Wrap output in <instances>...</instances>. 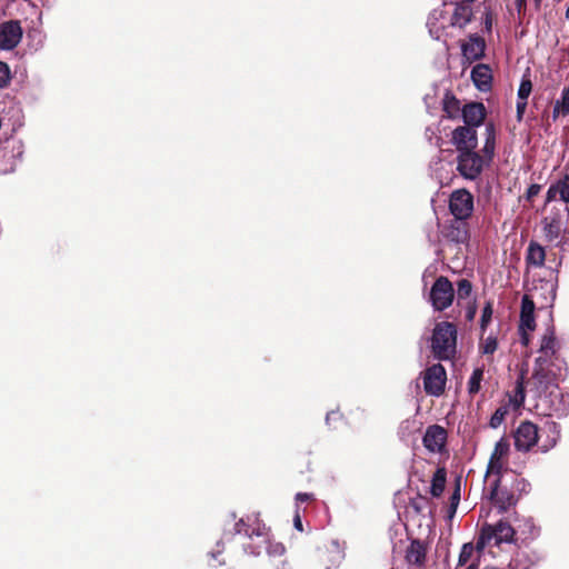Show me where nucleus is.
Here are the masks:
<instances>
[{"instance_id":"49","label":"nucleus","mask_w":569,"mask_h":569,"mask_svg":"<svg viewBox=\"0 0 569 569\" xmlns=\"http://www.w3.org/2000/svg\"><path fill=\"white\" fill-rule=\"evenodd\" d=\"M340 416H341V415L339 413V411H331V412H329V413L327 415L326 420H327V422L329 423V421H330L331 419H336L337 417H340Z\"/></svg>"},{"instance_id":"4","label":"nucleus","mask_w":569,"mask_h":569,"mask_svg":"<svg viewBox=\"0 0 569 569\" xmlns=\"http://www.w3.org/2000/svg\"><path fill=\"white\" fill-rule=\"evenodd\" d=\"M431 349L439 360H449L457 349V327L452 322L442 321L436 325L431 339Z\"/></svg>"},{"instance_id":"27","label":"nucleus","mask_w":569,"mask_h":569,"mask_svg":"<svg viewBox=\"0 0 569 569\" xmlns=\"http://www.w3.org/2000/svg\"><path fill=\"white\" fill-rule=\"evenodd\" d=\"M472 17V9L468 4H456L450 18V24L458 28L466 27Z\"/></svg>"},{"instance_id":"48","label":"nucleus","mask_w":569,"mask_h":569,"mask_svg":"<svg viewBox=\"0 0 569 569\" xmlns=\"http://www.w3.org/2000/svg\"><path fill=\"white\" fill-rule=\"evenodd\" d=\"M516 110H517V113H516L517 120L520 122V121H522V118L528 109H516ZM529 110L532 111V109H529Z\"/></svg>"},{"instance_id":"23","label":"nucleus","mask_w":569,"mask_h":569,"mask_svg":"<svg viewBox=\"0 0 569 569\" xmlns=\"http://www.w3.org/2000/svg\"><path fill=\"white\" fill-rule=\"evenodd\" d=\"M560 196V200L563 204L569 203V174H566L562 179L551 184L547 191L546 204L556 200L557 196Z\"/></svg>"},{"instance_id":"19","label":"nucleus","mask_w":569,"mask_h":569,"mask_svg":"<svg viewBox=\"0 0 569 569\" xmlns=\"http://www.w3.org/2000/svg\"><path fill=\"white\" fill-rule=\"evenodd\" d=\"M540 433L542 435V440L539 450L541 452H548L560 439V426L556 421L547 420L540 429Z\"/></svg>"},{"instance_id":"53","label":"nucleus","mask_w":569,"mask_h":569,"mask_svg":"<svg viewBox=\"0 0 569 569\" xmlns=\"http://www.w3.org/2000/svg\"><path fill=\"white\" fill-rule=\"evenodd\" d=\"M533 1H535L537 7H539L541 4V2H542V0H533Z\"/></svg>"},{"instance_id":"29","label":"nucleus","mask_w":569,"mask_h":569,"mask_svg":"<svg viewBox=\"0 0 569 569\" xmlns=\"http://www.w3.org/2000/svg\"><path fill=\"white\" fill-rule=\"evenodd\" d=\"M446 482H447V470L445 467H439L432 476L431 487H430L431 496L435 498H439L445 491Z\"/></svg>"},{"instance_id":"32","label":"nucleus","mask_w":569,"mask_h":569,"mask_svg":"<svg viewBox=\"0 0 569 569\" xmlns=\"http://www.w3.org/2000/svg\"><path fill=\"white\" fill-rule=\"evenodd\" d=\"M526 399V390L523 385V376L521 375L515 386L513 393L509 396V402L515 409L520 408Z\"/></svg>"},{"instance_id":"1","label":"nucleus","mask_w":569,"mask_h":569,"mask_svg":"<svg viewBox=\"0 0 569 569\" xmlns=\"http://www.w3.org/2000/svg\"><path fill=\"white\" fill-rule=\"evenodd\" d=\"M545 363L542 358L536 361L531 377V391L536 397L535 410L545 417H565L569 412V393H563L558 386L562 372L543 368Z\"/></svg>"},{"instance_id":"9","label":"nucleus","mask_w":569,"mask_h":569,"mask_svg":"<svg viewBox=\"0 0 569 569\" xmlns=\"http://www.w3.org/2000/svg\"><path fill=\"white\" fill-rule=\"evenodd\" d=\"M509 451L510 443L507 438L502 437L496 442L486 470L487 479L511 472L507 468Z\"/></svg>"},{"instance_id":"46","label":"nucleus","mask_w":569,"mask_h":569,"mask_svg":"<svg viewBox=\"0 0 569 569\" xmlns=\"http://www.w3.org/2000/svg\"><path fill=\"white\" fill-rule=\"evenodd\" d=\"M569 113V109H553V119H557L559 116H566Z\"/></svg>"},{"instance_id":"5","label":"nucleus","mask_w":569,"mask_h":569,"mask_svg":"<svg viewBox=\"0 0 569 569\" xmlns=\"http://www.w3.org/2000/svg\"><path fill=\"white\" fill-rule=\"evenodd\" d=\"M515 536L516 530L508 521L499 520L496 525L485 523L476 541L477 551L482 552L491 540H495L496 546L502 542L511 543L515 541Z\"/></svg>"},{"instance_id":"18","label":"nucleus","mask_w":569,"mask_h":569,"mask_svg":"<svg viewBox=\"0 0 569 569\" xmlns=\"http://www.w3.org/2000/svg\"><path fill=\"white\" fill-rule=\"evenodd\" d=\"M257 542L248 543L244 549L247 552L259 556L262 550H264L270 556H281L284 553L286 548L280 542H271L270 539V529L268 528V539L264 541L263 539H257Z\"/></svg>"},{"instance_id":"25","label":"nucleus","mask_w":569,"mask_h":569,"mask_svg":"<svg viewBox=\"0 0 569 569\" xmlns=\"http://www.w3.org/2000/svg\"><path fill=\"white\" fill-rule=\"evenodd\" d=\"M546 261L545 248L535 240H531L528 244L526 252V263L536 268L543 267Z\"/></svg>"},{"instance_id":"14","label":"nucleus","mask_w":569,"mask_h":569,"mask_svg":"<svg viewBox=\"0 0 569 569\" xmlns=\"http://www.w3.org/2000/svg\"><path fill=\"white\" fill-rule=\"evenodd\" d=\"M237 533L246 535L251 541L256 539H268V527L257 516H248L239 519L234 525Z\"/></svg>"},{"instance_id":"35","label":"nucleus","mask_w":569,"mask_h":569,"mask_svg":"<svg viewBox=\"0 0 569 569\" xmlns=\"http://www.w3.org/2000/svg\"><path fill=\"white\" fill-rule=\"evenodd\" d=\"M475 550H477V548L472 542L463 543L458 558V567L466 566L471 559Z\"/></svg>"},{"instance_id":"45","label":"nucleus","mask_w":569,"mask_h":569,"mask_svg":"<svg viewBox=\"0 0 569 569\" xmlns=\"http://www.w3.org/2000/svg\"><path fill=\"white\" fill-rule=\"evenodd\" d=\"M296 500H297V502H300V503L308 502V501L315 500V495L308 493V492H299L296 495Z\"/></svg>"},{"instance_id":"47","label":"nucleus","mask_w":569,"mask_h":569,"mask_svg":"<svg viewBox=\"0 0 569 569\" xmlns=\"http://www.w3.org/2000/svg\"><path fill=\"white\" fill-rule=\"evenodd\" d=\"M293 522H295V528L298 529L299 531H302V522H301V518L299 516V513H297L295 516V519H293Z\"/></svg>"},{"instance_id":"42","label":"nucleus","mask_w":569,"mask_h":569,"mask_svg":"<svg viewBox=\"0 0 569 569\" xmlns=\"http://www.w3.org/2000/svg\"><path fill=\"white\" fill-rule=\"evenodd\" d=\"M219 547H220V542L217 543L218 549L216 551H212L209 553V557H210L209 565L212 567L221 566L224 563L223 560L218 559V556L222 553V550Z\"/></svg>"},{"instance_id":"50","label":"nucleus","mask_w":569,"mask_h":569,"mask_svg":"<svg viewBox=\"0 0 569 569\" xmlns=\"http://www.w3.org/2000/svg\"><path fill=\"white\" fill-rule=\"evenodd\" d=\"M462 107L476 108V107H483V104L481 102H468V103L463 104Z\"/></svg>"},{"instance_id":"3","label":"nucleus","mask_w":569,"mask_h":569,"mask_svg":"<svg viewBox=\"0 0 569 569\" xmlns=\"http://www.w3.org/2000/svg\"><path fill=\"white\" fill-rule=\"evenodd\" d=\"M542 230L547 241H557V246L569 242V207L563 203L555 204L543 217Z\"/></svg>"},{"instance_id":"7","label":"nucleus","mask_w":569,"mask_h":569,"mask_svg":"<svg viewBox=\"0 0 569 569\" xmlns=\"http://www.w3.org/2000/svg\"><path fill=\"white\" fill-rule=\"evenodd\" d=\"M515 448L520 452H529L540 446L542 435L540 428L529 420L521 421L513 432Z\"/></svg>"},{"instance_id":"39","label":"nucleus","mask_w":569,"mask_h":569,"mask_svg":"<svg viewBox=\"0 0 569 569\" xmlns=\"http://www.w3.org/2000/svg\"><path fill=\"white\" fill-rule=\"evenodd\" d=\"M541 189H542V186L539 183L530 184L529 188L527 189L526 193L523 194V199L527 202L532 203L533 199L540 193Z\"/></svg>"},{"instance_id":"13","label":"nucleus","mask_w":569,"mask_h":569,"mask_svg":"<svg viewBox=\"0 0 569 569\" xmlns=\"http://www.w3.org/2000/svg\"><path fill=\"white\" fill-rule=\"evenodd\" d=\"M447 382V372L441 363L428 367L423 371V389L427 395L439 397L443 393Z\"/></svg>"},{"instance_id":"8","label":"nucleus","mask_w":569,"mask_h":569,"mask_svg":"<svg viewBox=\"0 0 569 569\" xmlns=\"http://www.w3.org/2000/svg\"><path fill=\"white\" fill-rule=\"evenodd\" d=\"M455 299V289L451 281L440 276L433 282L430 292L429 301L436 311H443L449 308Z\"/></svg>"},{"instance_id":"51","label":"nucleus","mask_w":569,"mask_h":569,"mask_svg":"<svg viewBox=\"0 0 569 569\" xmlns=\"http://www.w3.org/2000/svg\"><path fill=\"white\" fill-rule=\"evenodd\" d=\"M411 507L418 512L420 513L422 508L416 502V501H412L411 502Z\"/></svg>"},{"instance_id":"33","label":"nucleus","mask_w":569,"mask_h":569,"mask_svg":"<svg viewBox=\"0 0 569 569\" xmlns=\"http://www.w3.org/2000/svg\"><path fill=\"white\" fill-rule=\"evenodd\" d=\"M483 368H476L468 381V392L473 396L479 392L483 379Z\"/></svg>"},{"instance_id":"6","label":"nucleus","mask_w":569,"mask_h":569,"mask_svg":"<svg viewBox=\"0 0 569 569\" xmlns=\"http://www.w3.org/2000/svg\"><path fill=\"white\" fill-rule=\"evenodd\" d=\"M559 343L557 341L555 329L549 328L541 339L539 352L541 353L536 360L543 359L546 361L542 365L543 368L549 370H558V372L567 371V366L563 359L558 355Z\"/></svg>"},{"instance_id":"52","label":"nucleus","mask_w":569,"mask_h":569,"mask_svg":"<svg viewBox=\"0 0 569 569\" xmlns=\"http://www.w3.org/2000/svg\"><path fill=\"white\" fill-rule=\"evenodd\" d=\"M465 569H478V562H471L469 566H467Z\"/></svg>"},{"instance_id":"40","label":"nucleus","mask_w":569,"mask_h":569,"mask_svg":"<svg viewBox=\"0 0 569 569\" xmlns=\"http://www.w3.org/2000/svg\"><path fill=\"white\" fill-rule=\"evenodd\" d=\"M10 80V69L7 63L0 61V88L8 84Z\"/></svg>"},{"instance_id":"24","label":"nucleus","mask_w":569,"mask_h":569,"mask_svg":"<svg viewBox=\"0 0 569 569\" xmlns=\"http://www.w3.org/2000/svg\"><path fill=\"white\" fill-rule=\"evenodd\" d=\"M471 79L479 90L487 91L491 87V69L487 64H477L471 70Z\"/></svg>"},{"instance_id":"30","label":"nucleus","mask_w":569,"mask_h":569,"mask_svg":"<svg viewBox=\"0 0 569 569\" xmlns=\"http://www.w3.org/2000/svg\"><path fill=\"white\" fill-rule=\"evenodd\" d=\"M462 111L465 127L473 128L480 126L486 117V109H460Z\"/></svg>"},{"instance_id":"38","label":"nucleus","mask_w":569,"mask_h":569,"mask_svg":"<svg viewBox=\"0 0 569 569\" xmlns=\"http://www.w3.org/2000/svg\"><path fill=\"white\" fill-rule=\"evenodd\" d=\"M509 409L508 406H500L497 408V410L493 412L490 419V427L491 428H498L505 420L506 416L508 415Z\"/></svg>"},{"instance_id":"11","label":"nucleus","mask_w":569,"mask_h":569,"mask_svg":"<svg viewBox=\"0 0 569 569\" xmlns=\"http://www.w3.org/2000/svg\"><path fill=\"white\" fill-rule=\"evenodd\" d=\"M475 209L473 196L465 188L453 190L449 197L452 218L469 220Z\"/></svg>"},{"instance_id":"20","label":"nucleus","mask_w":569,"mask_h":569,"mask_svg":"<svg viewBox=\"0 0 569 569\" xmlns=\"http://www.w3.org/2000/svg\"><path fill=\"white\" fill-rule=\"evenodd\" d=\"M406 561L409 565L422 567L427 559V545L420 539H412L406 550Z\"/></svg>"},{"instance_id":"16","label":"nucleus","mask_w":569,"mask_h":569,"mask_svg":"<svg viewBox=\"0 0 569 569\" xmlns=\"http://www.w3.org/2000/svg\"><path fill=\"white\" fill-rule=\"evenodd\" d=\"M452 143L458 153L476 150L478 146V137L476 129L470 127H458L452 131Z\"/></svg>"},{"instance_id":"43","label":"nucleus","mask_w":569,"mask_h":569,"mask_svg":"<svg viewBox=\"0 0 569 569\" xmlns=\"http://www.w3.org/2000/svg\"><path fill=\"white\" fill-rule=\"evenodd\" d=\"M477 302L472 300L468 303L466 308V319L467 321H472L477 315Z\"/></svg>"},{"instance_id":"37","label":"nucleus","mask_w":569,"mask_h":569,"mask_svg":"<svg viewBox=\"0 0 569 569\" xmlns=\"http://www.w3.org/2000/svg\"><path fill=\"white\" fill-rule=\"evenodd\" d=\"M472 292V283L468 279H459L457 281V297L458 300H463L470 297Z\"/></svg>"},{"instance_id":"21","label":"nucleus","mask_w":569,"mask_h":569,"mask_svg":"<svg viewBox=\"0 0 569 569\" xmlns=\"http://www.w3.org/2000/svg\"><path fill=\"white\" fill-rule=\"evenodd\" d=\"M447 20V12L443 8H437L430 12L427 27L433 39L439 40L441 38Z\"/></svg>"},{"instance_id":"31","label":"nucleus","mask_w":569,"mask_h":569,"mask_svg":"<svg viewBox=\"0 0 569 569\" xmlns=\"http://www.w3.org/2000/svg\"><path fill=\"white\" fill-rule=\"evenodd\" d=\"M486 131H487V138H486V141H485V146H483V156L487 163L490 162L493 158V154H495V148H496V132H495V126L493 123H488L486 126Z\"/></svg>"},{"instance_id":"36","label":"nucleus","mask_w":569,"mask_h":569,"mask_svg":"<svg viewBox=\"0 0 569 569\" xmlns=\"http://www.w3.org/2000/svg\"><path fill=\"white\" fill-rule=\"evenodd\" d=\"M492 315H493V302L491 300H489L486 302V305L482 309V312H481L480 330L482 333L487 330L489 323L491 322Z\"/></svg>"},{"instance_id":"55","label":"nucleus","mask_w":569,"mask_h":569,"mask_svg":"<svg viewBox=\"0 0 569 569\" xmlns=\"http://www.w3.org/2000/svg\"><path fill=\"white\" fill-rule=\"evenodd\" d=\"M445 108L451 107L448 101L445 102Z\"/></svg>"},{"instance_id":"10","label":"nucleus","mask_w":569,"mask_h":569,"mask_svg":"<svg viewBox=\"0 0 569 569\" xmlns=\"http://www.w3.org/2000/svg\"><path fill=\"white\" fill-rule=\"evenodd\" d=\"M485 157L480 156L476 150L460 152L457 156V170L469 180H476L480 177L485 164Z\"/></svg>"},{"instance_id":"15","label":"nucleus","mask_w":569,"mask_h":569,"mask_svg":"<svg viewBox=\"0 0 569 569\" xmlns=\"http://www.w3.org/2000/svg\"><path fill=\"white\" fill-rule=\"evenodd\" d=\"M448 432L439 425L428 426L422 438L425 448L433 453H441L446 449Z\"/></svg>"},{"instance_id":"44","label":"nucleus","mask_w":569,"mask_h":569,"mask_svg":"<svg viewBox=\"0 0 569 569\" xmlns=\"http://www.w3.org/2000/svg\"><path fill=\"white\" fill-rule=\"evenodd\" d=\"M528 328H520L519 327V333H520V342L522 346L528 347L530 343V335L528 332Z\"/></svg>"},{"instance_id":"34","label":"nucleus","mask_w":569,"mask_h":569,"mask_svg":"<svg viewBox=\"0 0 569 569\" xmlns=\"http://www.w3.org/2000/svg\"><path fill=\"white\" fill-rule=\"evenodd\" d=\"M531 89V81L529 79H522L518 89V101L516 107H526L527 98L529 97Z\"/></svg>"},{"instance_id":"54","label":"nucleus","mask_w":569,"mask_h":569,"mask_svg":"<svg viewBox=\"0 0 569 569\" xmlns=\"http://www.w3.org/2000/svg\"><path fill=\"white\" fill-rule=\"evenodd\" d=\"M566 18L569 19V7L566 10Z\"/></svg>"},{"instance_id":"22","label":"nucleus","mask_w":569,"mask_h":569,"mask_svg":"<svg viewBox=\"0 0 569 569\" xmlns=\"http://www.w3.org/2000/svg\"><path fill=\"white\" fill-rule=\"evenodd\" d=\"M519 327L528 328L530 331L536 329L535 302L528 295H525L521 300Z\"/></svg>"},{"instance_id":"26","label":"nucleus","mask_w":569,"mask_h":569,"mask_svg":"<svg viewBox=\"0 0 569 569\" xmlns=\"http://www.w3.org/2000/svg\"><path fill=\"white\" fill-rule=\"evenodd\" d=\"M485 51V41L478 37H470L469 40L462 44V54L468 60H477L482 57Z\"/></svg>"},{"instance_id":"2","label":"nucleus","mask_w":569,"mask_h":569,"mask_svg":"<svg viewBox=\"0 0 569 569\" xmlns=\"http://www.w3.org/2000/svg\"><path fill=\"white\" fill-rule=\"evenodd\" d=\"M490 483L489 500L500 513L515 508L521 497L530 489V483L520 475L510 473L492 477Z\"/></svg>"},{"instance_id":"28","label":"nucleus","mask_w":569,"mask_h":569,"mask_svg":"<svg viewBox=\"0 0 569 569\" xmlns=\"http://www.w3.org/2000/svg\"><path fill=\"white\" fill-rule=\"evenodd\" d=\"M498 346L499 343L496 336L489 335L486 338H483L482 336L480 337L478 350L480 355L486 357L487 362L489 365L493 362V353L497 351Z\"/></svg>"},{"instance_id":"17","label":"nucleus","mask_w":569,"mask_h":569,"mask_svg":"<svg viewBox=\"0 0 569 569\" xmlns=\"http://www.w3.org/2000/svg\"><path fill=\"white\" fill-rule=\"evenodd\" d=\"M22 38V28L18 21H7L0 24V49L11 50Z\"/></svg>"},{"instance_id":"12","label":"nucleus","mask_w":569,"mask_h":569,"mask_svg":"<svg viewBox=\"0 0 569 569\" xmlns=\"http://www.w3.org/2000/svg\"><path fill=\"white\" fill-rule=\"evenodd\" d=\"M441 237L455 244H466L470 239V224L468 220L451 218L440 227Z\"/></svg>"},{"instance_id":"41","label":"nucleus","mask_w":569,"mask_h":569,"mask_svg":"<svg viewBox=\"0 0 569 569\" xmlns=\"http://www.w3.org/2000/svg\"><path fill=\"white\" fill-rule=\"evenodd\" d=\"M460 501V483L458 482L450 497V511L455 513Z\"/></svg>"}]
</instances>
